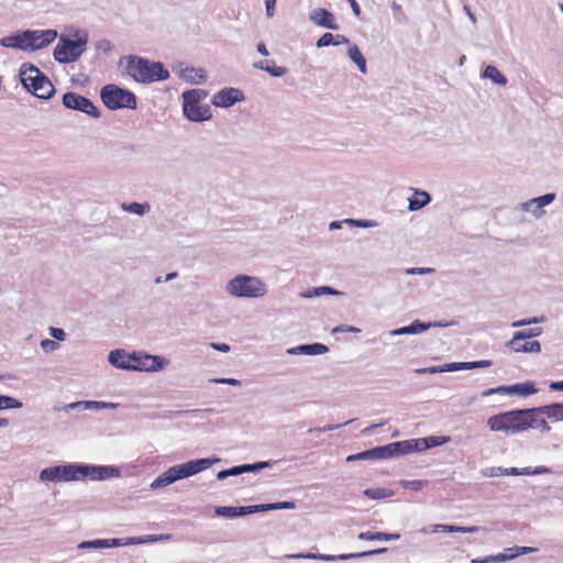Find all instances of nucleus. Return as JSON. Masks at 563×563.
Instances as JSON below:
<instances>
[{
	"mask_svg": "<svg viewBox=\"0 0 563 563\" xmlns=\"http://www.w3.org/2000/svg\"><path fill=\"white\" fill-rule=\"evenodd\" d=\"M20 79L23 87L35 97L41 99H49L55 87L36 66L25 63L20 68Z\"/></svg>",
	"mask_w": 563,
	"mask_h": 563,
	"instance_id": "obj_3",
	"label": "nucleus"
},
{
	"mask_svg": "<svg viewBox=\"0 0 563 563\" xmlns=\"http://www.w3.org/2000/svg\"><path fill=\"white\" fill-rule=\"evenodd\" d=\"M51 335L56 340H64L65 339V332L63 329L59 328H51Z\"/></svg>",
	"mask_w": 563,
	"mask_h": 563,
	"instance_id": "obj_58",
	"label": "nucleus"
},
{
	"mask_svg": "<svg viewBox=\"0 0 563 563\" xmlns=\"http://www.w3.org/2000/svg\"><path fill=\"white\" fill-rule=\"evenodd\" d=\"M431 201V196L421 189H413V195L408 198V210L417 211L426 207Z\"/></svg>",
	"mask_w": 563,
	"mask_h": 563,
	"instance_id": "obj_23",
	"label": "nucleus"
},
{
	"mask_svg": "<svg viewBox=\"0 0 563 563\" xmlns=\"http://www.w3.org/2000/svg\"><path fill=\"white\" fill-rule=\"evenodd\" d=\"M347 56L355 63L362 74H367L366 59L356 45L349 46Z\"/></svg>",
	"mask_w": 563,
	"mask_h": 563,
	"instance_id": "obj_26",
	"label": "nucleus"
},
{
	"mask_svg": "<svg viewBox=\"0 0 563 563\" xmlns=\"http://www.w3.org/2000/svg\"><path fill=\"white\" fill-rule=\"evenodd\" d=\"M423 439L426 440V443L428 444V449L441 445L444 442L443 440H441L438 437H427Z\"/></svg>",
	"mask_w": 563,
	"mask_h": 563,
	"instance_id": "obj_55",
	"label": "nucleus"
},
{
	"mask_svg": "<svg viewBox=\"0 0 563 563\" xmlns=\"http://www.w3.org/2000/svg\"><path fill=\"white\" fill-rule=\"evenodd\" d=\"M482 77L490 79L493 82H495L497 85H500V86H506L507 82H508V80L505 77V75H503L497 69V67H495L493 65H488V66L485 67L484 71L482 74Z\"/></svg>",
	"mask_w": 563,
	"mask_h": 563,
	"instance_id": "obj_29",
	"label": "nucleus"
},
{
	"mask_svg": "<svg viewBox=\"0 0 563 563\" xmlns=\"http://www.w3.org/2000/svg\"><path fill=\"white\" fill-rule=\"evenodd\" d=\"M550 472V468L547 466H537L536 468L525 467L521 470V473L526 475L548 474Z\"/></svg>",
	"mask_w": 563,
	"mask_h": 563,
	"instance_id": "obj_45",
	"label": "nucleus"
},
{
	"mask_svg": "<svg viewBox=\"0 0 563 563\" xmlns=\"http://www.w3.org/2000/svg\"><path fill=\"white\" fill-rule=\"evenodd\" d=\"M211 346L220 352H229L230 350V346L225 343H211Z\"/></svg>",
	"mask_w": 563,
	"mask_h": 563,
	"instance_id": "obj_62",
	"label": "nucleus"
},
{
	"mask_svg": "<svg viewBox=\"0 0 563 563\" xmlns=\"http://www.w3.org/2000/svg\"><path fill=\"white\" fill-rule=\"evenodd\" d=\"M401 486L405 487V488H409V489H412V490H419L422 486H423V482L422 481H402L401 482Z\"/></svg>",
	"mask_w": 563,
	"mask_h": 563,
	"instance_id": "obj_51",
	"label": "nucleus"
},
{
	"mask_svg": "<svg viewBox=\"0 0 563 563\" xmlns=\"http://www.w3.org/2000/svg\"><path fill=\"white\" fill-rule=\"evenodd\" d=\"M334 37H335V41H334L335 46L341 45V44L350 45V40L346 36L342 35V34H336V35H334Z\"/></svg>",
	"mask_w": 563,
	"mask_h": 563,
	"instance_id": "obj_61",
	"label": "nucleus"
},
{
	"mask_svg": "<svg viewBox=\"0 0 563 563\" xmlns=\"http://www.w3.org/2000/svg\"><path fill=\"white\" fill-rule=\"evenodd\" d=\"M383 552H386L385 548L378 549V550L366 551V552H362V553L340 554L338 556H335V555H323V556H320V559L327 560V561H334V560L345 561V560H350V559L369 556V555L377 554V553H383Z\"/></svg>",
	"mask_w": 563,
	"mask_h": 563,
	"instance_id": "obj_30",
	"label": "nucleus"
},
{
	"mask_svg": "<svg viewBox=\"0 0 563 563\" xmlns=\"http://www.w3.org/2000/svg\"><path fill=\"white\" fill-rule=\"evenodd\" d=\"M345 224L350 227H358V228H371L374 223L369 220H354V219H345Z\"/></svg>",
	"mask_w": 563,
	"mask_h": 563,
	"instance_id": "obj_46",
	"label": "nucleus"
},
{
	"mask_svg": "<svg viewBox=\"0 0 563 563\" xmlns=\"http://www.w3.org/2000/svg\"><path fill=\"white\" fill-rule=\"evenodd\" d=\"M368 459H373L372 449L360 452L357 454L350 455V456H347L346 461L351 462V461H360V460H368Z\"/></svg>",
	"mask_w": 563,
	"mask_h": 563,
	"instance_id": "obj_47",
	"label": "nucleus"
},
{
	"mask_svg": "<svg viewBox=\"0 0 563 563\" xmlns=\"http://www.w3.org/2000/svg\"><path fill=\"white\" fill-rule=\"evenodd\" d=\"M393 451L395 456L397 455H405L408 453H411V445L409 440L399 441V442H393Z\"/></svg>",
	"mask_w": 563,
	"mask_h": 563,
	"instance_id": "obj_38",
	"label": "nucleus"
},
{
	"mask_svg": "<svg viewBox=\"0 0 563 563\" xmlns=\"http://www.w3.org/2000/svg\"><path fill=\"white\" fill-rule=\"evenodd\" d=\"M527 409L511 410L494 415L488 418L487 426L492 431L506 433H520L529 430Z\"/></svg>",
	"mask_w": 563,
	"mask_h": 563,
	"instance_id": "obj_5",
	"label": "nucleus"
},
{
	"mask_svg": "<svg viewBox=\"0 0 563 563\" xmlns=\"http://www.w3.org/2000/svg\"><path fill=\"white\" fill-rule=\"evenodd\" d=\"M109 362L122 369H132V354L124 352L123 350H114L109 354Z\"/></svg>",
	"mask_w": 563,
	"mask_h": 563,
	"instance_id": "obj_22",
	"label": "nucleus"
},
{
	"mask_svg": "<svg viewBox=\"0 0 563 563\" xmlns=\"http://www.w3.org/2000/svg\"><path fill=\"white\" fill-rule=\"evenodd\" d=\"M485 476L494 477V476H501L504 475V468L503 467H490L483 472Z\"/></svg>",
	"mask_w": 563,
	"mask_h": 563,
	"instance_id": "obj_53",
	"label": "nucleus"
},
{
	"mask_svg": "<svg viewBox=\"0 0 563 563\" xmlns=\"http://www.w3.org/2000/svg\"><path fill=\"white\" fill-rule=\"evenodd\" d=\"M183 113L186 119L192 122L207 121L212 117L208 104H201L199 101L189 102L188 99H183Z\"/></svg>",
	"mask_w": 563,
	"mask_h": 563,
	"instance_id": "obj_12",
	"label": "nucleus"
},
{
	"mask_svg": "<svg viewBox=\"0 0 563 563\" xmlns=\"http://www.w3.org/2000/svg\"><path fill=\"white\" fill-rule=\"evenodd\" d=\"M506 389L507 394H517L520 396H529L538 391L532 382H525L511 386H506Z\"/></svg>",
	"mask_w": 563,
	"mask_h": 563,
	"instance_id": "obj_25",
	"label": "nucleus"
},
{
	"mask_svg": "<svg viewBox=\"0 0 563 563\" xmlns=\"http://www.w3.org/2000/svg\"><path fill=\"white\" fill-rule=\"evenodd\" d=\"M527 421L530 424L529 429H536L541 433H548L551 431V427L547 421V415L540 407H533L527 409Z\"/></svg>",
	"mask_w": 563,
	"mask_h": 563,
	"instance_id": "obj_16",
	"label": "nucleus"
},
{
	"mask_svg": "<svg viewBox=\"0 0 563 563\" xmlns=\"http://www.w3.org/2000/svg\"><path fill=\"white\" fill-rule=\"evenodd\" d=\"M287 71L288 69L286 67L276 66L274 62H272V64L269 65V70H267V73L273 77H283L284 75L287 74Z\"/></svg>",
	"mask_w": 563,
	"mask_h": 563,
	"instance_id": "obj_44",
	"label": "nucleus"
},
{
	"mask_svg": "<svg viewBox=\"0 0 563 563\" xmlns=\"http://www.w3.org/2000/svg\"><path fill=\"white\" fill-rule=\"evenodd\" d=\"M506 559H507V556H506V555H504V554H498V555H496V556H487V558L482 559V560H479V559H474V560H472V563L503 562V561H505Z\"/></svg>",
	"mask_w": 563,
	"mask_h": 563,
	"instance_id": "obj_50",
	"label": "nucleus"
},
{
	"mask_svg": "<svg viewBox=\"0 0 563 563\" xmlns=\"http://www.w3.org/2000/svg\"><path fill=\"white\" fill-rule=\"evenodd\" d=\"M271 64H272V60L263 59V60L254 63L253 67L267 73V70H269Z\"/></svg>",
	"mask_w": 563,
	"mask_h": 563,
	"instance_id": "obj_54",
	"label": "nucleus"
},
{
	"mask_svg": "<svg viewBox=\"0 0 563 563\" xmlns=\"http://www.w3.org/2000/svg\"><path fill=\"white\" fill-rule=\"evenodd\" d=\"M434 269L433 268H420V267H417V268H409L407 269V274H410V275H413V274H426V273H432Z\"/></svg>",
	"mask_w": 563,
	"mask_h": 563,
	"instance_id": "obj_60",
	"label": "nucleus"
},
{
	"mask_svg": "<svg viewBox=\"0 0 563 563\" xmlns=\"http://www.w3.org/2000/svg\"><path fill=\"white\" fill-rule=\"evenodd\" d=\"M429 328V324L421 323L420 321H415L408 327H404L397 330L395 333L397 334H409V333H421Z\"/></svg>",
	"mask_w": 563,
	"mask_h": 563,
	"instance_id": "obj_36",
	"label": "nucleus"
},
{
	"mask_svg": "<svg viewBox=\"0 0 563 563\" xmlns=\"http://www.w3.org/2000/svg\"><path fill=\"white\" fill-rule=\"evenodd\" d=\"M257 52L263 56H268L269 52L264 43H258L256 46Z\"/></svg>",
	"mask_w": 563,
	"mask_h": 563,
	"instance_id": "obj_64",
	"label": "nucleus"
},
{
	"mask_svg": "<svg viewBox=\"0 0 563 563\" xmlns=\"http://www.w3.org/2000/svg\"><path fill=\"white\" fill-rule=\"evenodd\" d=\"M88 32L84 29H70L68 34H60L53 56L58 64L77 62L86 52Z\"/></svg>",
	"mask_w": 563,
	"mask_h": 563,
	"instance_id": "obj_1",
	"label": "nucleus"
},
{
	"mask_svg": "<svg viewBox=\"0 0 563 563\" xmlns=\"http://www.w3.org/2000/svg\"><path fill=\"white\" fill-rule=\"evenodd\" d=\"M542 333L541 328L526 329L522 331L515 332L514 334H520L523 340L531 339L533 336H538Z\"/></svg>",
	"mask_w": 563,
	"mask_h": 563,
	"instance_id": "obj_43",
	"label": "nucleus"
},
{
	"mask_svg": "<svg viewBox=\"0 0 563 563\" xmlns=\"http://www.w3.org/2000/svg\"><path fill=\"white\" fill-rule=\"evenodd\" d=\"M276 0H265L266 14L272 18L275 12Z\"/></svg>",
	"mask_w": 563,
	"mask_h": 563,
	"instance_id": "obj_57",
	"label": "nucleus"
},
{
	"mask_svg": "<svg viewBox=\"0 0 563 563\" xmlns=\"http://www.w3.org/2000/svg\"><path fill=\"white\" fill-rule=\"evenodd\" d=\"M62 102L66 109L80 111L92 118L100 117V111L92 101L79 93L68 91L63 95Z\"/></svg>",
	"mask_w": 563,
	"mask_h": 563,
	"instance_id": "obj_10",
	"label": "nucleus"
},
{
	"mask_svg": "<svg viewBox=\"0 0 563 563\" xmlns=\"http://www.w3.org/2000/svg\"><path fill=\"white\" fill-rule=\"evenodd\" d=\"M280 508L278 505L268 504V505H255V506H241V507H218L216 508V514L218 516L234 518L241 517L245 515H251L257 511H264L268 509H278Z\"/></svg>",
	"mask_w": 563,
	"mask_h": 563,
	"instance_id": "obj_13",
	"label": "nucleus"
},
{
	"mask_svg": "<svg viewBox=\"0 0 563 563\" xmlns=\"http://www.w3.org/2000/svg\"><path fill=\"white\" fill-rule=\"evenodd\" d=\"M333 332H354V333H357V332H360V329H357L355 327H351V325H339V327L333 329Z\"/></svg>",
	"mask_w": 563,
	"mask_h": 563,
	"instance_id": "obj_59",
	"label": "nucleus"
},
{
	"mask_svg": "<svg viewBox=\"0 0 563 563\" xmlns=\"http://www.w3.org/2000/svg\"><path fill=\"white\" fill-rule=\"evenodd\" d=\"M87 477L82 466L73 464L46 467L41 471L40 478L44 482H69Z\"/></svg>",
	"mask_w": 563,
	"mask_h": 563,
	"instance_id": "obj_8",
	"label": "nucleus"
},
{
	"mask_svg": "<svg viewBox=\"0 0 563 563\" xmlns=\"http://www.w3.org/2000/svg\"><path fill=\"white\" fill-rule=\"evenodd\" d=\"M555 198L556 195L554 192H548L542 196L517 203L514 210L517 212L529 213L534 220H540L547 213L545 207L550 206L555 200Z\"/></svg>",
	"mask_w": 563,
	"mask_h": 563,
	"instance_id": "obj_9",
	"label": "nucleus"
},
{
	"mask_svg": "<svg viewBox=\"0 0 563 563\" xmlns=\"http://www.w3.org/2000/svg\"><path fill=\"white\" fill-rule=\"evenodd\" d=\"M335 37L332 33H324L318 41H317V47H327L330 45H334Z\"/></svg>",
	"mask_w": 563,
	"mask_h": 563,
	"instance_id": "obj_40",
	"label": "nucleus"
},
{
	"mask_svg": "<svg viewBox=\"0 0 563 563\" xmlns=\"http://www.w3.org/2000/svg\"><path fill=\"white\" fill-rule=\"evenodd\" d=\"M100 98L103 104L110 110L123 108L133 110L137 106L136 97L132 91L120 88L113 84L106 85L101 88Z\"/></svg>",
	"mask_w": 563,
	"mask_h": 563,
	"instance_id": "obj_6",
	"label": "nucleus"
},
{
	"mask_svg": "<svg viewBox=\"0 0 563 563\" xmlns=\"http://www.w3.org/2000/svg\"><path fill=\"white\" fill-rule=\"evenodd\" d=\"M41 346L45 352H52L58 347V343L53 340L45 339L41 342Z\"/></svg>",
	"mask_w": 563,
	"mask_h": 563,
	"instance_id": "obj_52",
	"label": "nucleus"
},
{
	"mask_svg": "<svg viewBox=\"0 0 563 563\" xmlns=\"http://www.w3.org/2000/svg\"><path fill=\"white\" fill-rule=\"evenodd\" d=\"M95 47L97 51L108 54L112 51L113 45L109 40L100 38L96 42Z\"/></svg>",
	"mask_w": 563,
	"mask_h": 563,
	"instance_id": "obj_41",
	"label": "nucleus"
},
{
	"mask_svg": "<svg viewBox=\"0 0 563 563\" xmlns=\"http://www.w3.org/2000/svg\"><path fill=\"white\" fill-rule=\"evenodd\" d=\"M124 59L126 62V74L136 82L151 84L166 80L169 77L168 70L161 62H150L140 56H128Z\"/></svg>",
	"mask_w": 563,
	"mask_h": 563,
	"instance_id": "obj_2",
	"label": "nucleus"
},
{
	"mask_svg": "<svg viewBox=\"0 0 563 563\" xmlns=\"http://www.w3.org/2000/svg\"><path fill=\"white\" fill-rule=\"evenodd\" d=\"M122 209L124 211H128L133 214L144 216L145 213H147L151 210V206L147 202H145V203L131 202V203H123Z\"/></svg>",
	"mask_w": 563,
	"mask_h": 563,
	"instance_id": "obj_32",
	"label": "nucleus"
},
{
	"mask_svg": "<svg viewBox=\"0 0 563 563\" xmlns=\"http://www.w3.org/2000/svg\"><path fill=\"white\" fill-rule=\"evenodd\" d=\"M243 99L244 95L240 89L223 88L213 96L212 104L219 108H228Z\"/></svg>",
	"mask_w": 563,
	"mask_h": 563,
	"instance_id": "obj_15",
	"label": "nucleus"
},
{
	"mask_svg": "<svg viewBox=\"0 0 563 563\" xmlns=\"http://www.w3.org/2000/svg\"><path fill=\"white\" fill-rule=\"evenodd\" d=\"M22 407V402L18 399L0 395V409H18Z\"/></svg>",
	"mask_w": 563,
	"mask_h": 563,
	"instance_id": "obj_37",
	"label": "nucleus"
},
{
	"mask_svg": "<svg viewBox=\"0 0 563 563\" xmlns=\"http://www.w3.org/2000/svg\"><path fill=\"white\" fill-rule=\"evenodd\" d=\"M181 79L190 84H200L206 80L207 75L202 68L186 67L179 70Z\"/></svg>",
	"mask_w": 563,
	"mask_h": 563,
	"instance_id": "obj_24",
	"label": "nucleus"
},
{
	"mask_svg": "<svg viewBox=\"0 0 563 563\" xmlns=\"http://www.w3.org/2000/svg\"><path fill=\"white\" fill-rule=\"evenodd\" d=\"M301 352L309 354V355H318L323 354L328 352V346L321 343H313V344H307V345H300L298 347Z\"/></svg>",
	"mask_w": 563,
	"mask_h": 563,
	"instance_id": "obj_35",
	"label": "nucleus"
},
{
	"mask_svg": "<svg viewBox=\"0 0 563 563\" xmlns=\"http://www.w3.org/2000/svg\"><path fill=\"white\" fill-rule=\"evenodd\" d=\"M493 364L490 360H482L476 362H464V363H453L448 369H473L478 367H488Z\"/></svg>",
	"mask_w": 563,
	"mask_h": 563,
	"instance_id": "obj_31",
	"label": "nucleus"
},
{
	"mask_svg": "<svg viewBox=\"0 0 563 563\" xmlns=\"http://www.w3.org/2000/svg\"><path fill=\"white\" fill-rule=\"evenodd\" d=\"M268 466H269L268 462H258L256 464H244V465L234 466V467H231L228 470L220 471L217 474V477H218V479H224L229 476H235V475H240L245 472L256 471V470H261V468L268 467Z\"/></svg>",
	"mask_w": 563,
	"mask_h": 563,
	"instance_id": "obj_21",
	"label": "nucleus"
},
{
	"mask_svg": "<svg viewBox=\"0 0 563 563\" xmlns=\"http://www.w3.org/2000/svg\"><path fill=\"white\" fill-rule=\"evenodd\" d=\"M399 539V534L397 533H386V532H374V540L378 541H389Z\"/></svg>",
	"mask_w": 563,
	"mask_h": 563,
	"instance_id": "obj_49",
	"label": "nucleus"
},
{
	"mask_svg": "<svg viewBox=\"0 0 563 563\" xmlns=\"http://www.w3.org/2000/svg\"><path fill=\"white\" fill-rule=\"evenodd\" d=\"M542 410L547 415V418L552 422L563 421V404L554 402L547 406H541Z\"/></svg>",
	"mask_w": 563,
	"mask_h": 563,
	"instance_id": "obj_27",
	"label": "nucleus"
},
{
	"mask_svg": "<svg viewBox=\"0 0 563 563\" xmlns=\"http://www.w3.org/2000/svg\"><path fill=\"white\" fill-rule=\"evenodd\" d=\"M216 460L199 459L189 461L184 464L175 465L169 467L163 474H161L153 483V488L165 487L178 479L192 476L201 471L207 470L212 465Z\"/></svg>",
	"mask_w": 563,
	"mask_h": 563,
	"instance_id": "obj_4",
	"label": "nucleus"
},
{
	"mask_svg": "<svg viewBox=\"0 0 563 563\" xmlns=\"http://www.w3.org/2000/svg\"><path fill=\"white\" fill-rule=\"evenodd\" d=\"M364 495L371 499H380L389 496L384 488H368L364 490Z\"/></svg>",
	"mask_w": 563,
	"mask_h": 563,
	"instance_id": "obj_39",
	"label": "nucleus"
},
{
	"mask_svg": "<svg viewBox=\"0 0 563 563\" xmlns=\"http://www.w3.org/2000/svg\"><path fill=\"white\" fill-rule=\"evenodd\" d=\"M516 353H539L541 351V344L536 340H523L520 334H514L512 339L507 343Z\"/></svg>",
	"mask_w": 563,
	"mask_h": 563,
	"instance_id": "obj_17",
	"label": "nucleus"
},
{
	"mask_svg": "<svg viewBox=\"0 0 563 563\" xmlns=\"http://www.w3.org/2000/svg\"><path fill=\"white\" fill-rule=\"evenodd\" d=\"M87 473V477L91 479H106L114 476H119L120 472L113 466H82Z\"/></svg>",
	"mask_w": 563,
	"mask_h": 563,
	"instance_id": "obj_20",
	"label": "nucleus"
},
{
	"mask_svg": "<svg viewBox=\"0 0 563 563\" xmlns=\"http://www.w3.org/2000/svg\"><path fill=\"white\" fill-rule=\"evenodd\" d=\"M374 460H386L395 456L393 451V443L372 449Z\"/></svg>",
	"mask_w": 563,
	"mask_h": 563,
	"instance_id": "obj_33",
	"label": "nucleus"
},
{
	"mask_svg": "<svg viewBox=\"0 0 563 563\" xmlns=\"http://www.w3.org/2000/svg\"><path fill=\"white\" fill-rule=\"evenodd\" d=\"M479 529L478 527L472 526V527H459V526H451V525H433L432 526V532H461V533H474L477 532Z\"/></svg>",
	"mask_w": 563,
	"mask_h": 563,
	"instance_id": "obj_28",
	"label": "nucleus"
},
{
	"mask_svg": "<svg viewBox=\"0 0 563 563\" xmlns=\"http://www.w3.org/2000/svg\"><path fill=\"white\" fill-rule=\"evenodd\" d=\"M29 31H18L11 35L4 36L0 40V45L2 47L16 48L21 51L27 52V40H29Z\"/></svg>",
	"mask_w": 563,
	"mask_h": 563,
	"instance_id": "obj_19",
	"label": "nucleus"
},
{
	"mask_svg": "<svg viewBox=\"0 0 563 563\" xmlns=\"http://www.w3.org/2000/svg\"><path fill=\"white\" fill-rule=\"evenodd\" d=\"M164 363L159 356L132 353V371H158L163 368Z\"/></svg>",
	"mask_w": 563,
	"mask_h": 563,
	"instance_id": "obj_14",
	"label": "nucleus"
},
{
	"mask_svg": "<svg viewBox=\"0 0 563 563\" xmlns=\"http://www.w3.org/2000/svg\"><path fill=\"white\" fill-rule=\"evenodd\" d=\"M227 290L232 296L255 298L264 296L266 287L256 277L240 275L228 284Z\"/></svg>",
	"mask_w": 563,
	"mask_h": 563,
	"instance_id": "obj_7",
	"label": "nucleus"
},
{
	"mask_svg": "<svg viewBox=\"0 0 563 563\" xmlns=\"http://www.w3.org/2000/svg\"><path fill=\"white\" fill-rule=\"evenodd\" d=\"M208 96V91L205 89H190L183 92L181 98L188 99L189 102H201Z\"/></svg>",
	"mask_w": 563,
	"mask_h": 563,
	"instance_id": "obj_34",
	"label": "nucleus"
},
{
	"mask_svg": "<svg viewBox=\"0 0 563 563\" xmlns=\"http://www.w3.org/2000/svg\"><path fill=\"white\" fill-rule=\"evenodd\" d=\"M27 35V52H35L51 45L58 37V32L53 29L30 30Z\"/></svg>",
	"mask_w": 563,
	"mask_h": 563,
	"instance_id": "obj_11",
	"label": "nucleus"
},
{
	"mask_svg": "<svg viewBox=\"0 0 563 563\" xmlns=\"http://www.w3.org/2000/svg\"><path fill=\"white\" fill-rule=\"evenodd\" d=\"M494 394L506 395L507 394L506 386H498V387H495V388L485 389V390L482 391L481 396L482 397H488V396L494 395Z\"/></svg>",
	"mask_w": 563,
	"mask_h": 563,
	"instance_id": "obj_48",
	"label": "nucleus"
},
{
	"mask_svg": "<svg viewBox=\"0 0 563 563\" xmlns=\"http://www.w3.org/2000/svg\"><path fill=\"white\" fill-rule=\"evenodd\" d=\"M213 383H217V384H228V385H231V386H239L240 385V380L235 379V378H214L212 379Z\"/></svg>",
	"mask_w": 563,
	"mask_h": 563,
	"instance_id": "obj_56",
	"label": "nucleus"
},
{
	"mask_svg": "<svg viewBox=\"0 0 563 563\" xmlns=\"http://www.w3.org/2000/svg\"><path fill=\"white\" fill-rule=\"evenodd\" d=\"M310 20L322 27L330 29V30H339V25L335 23V18L333 13H331L329 10L323 8L314 9L310 13Z\"/></svg>",
	"mask_w": 563,
	"mask_h": 563,
	"instance_id": "obj_18",
	"label": "nucleus"
},
{
	"mask_svg": "<svg viewBox=\"0 0 563 563\" xmlns=\"http://www.w3.org/2000/svg\"><path fill=\"white\" fill-rule=\"evenodd\" d=\"M347 2L350 3L353 13L355 15H360L361 14V8H360L358 3L355 0H347Z\"/></svg>",
	"mask_w": 563,
	"mask_h": 563,
	"instance_id": "obj_63",
	"label": "nucleus"
},
{
	"mask_svg": "<svg viewBox=\"0 0 563 563\" xmlns=\"http://www.w3.org/2000/svg\"><path fill=\"white\" fill-rule=\"evenodd\" d=\"M409 441L412 452H421L428 449V444L426 443V440L423 438L411 439Z\"/></svg>",
	"mask_w": 563,
	"mask_h": 563,
	"instance_id": "obj_42",
	"label": "nucleus"
}]
</instances>
